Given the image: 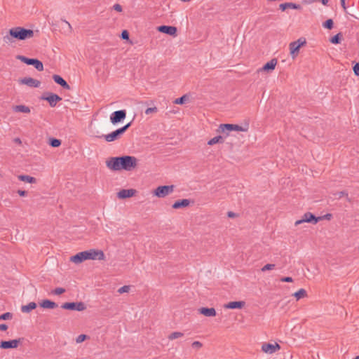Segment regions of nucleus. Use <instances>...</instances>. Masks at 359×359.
Returning a JSON list of instances; mask_svg holds the SVG:
<instances>
[{
    "label": "nucleus",
    "instance_id": "nucleus-1",
    "mask_svg": "<svg viewBox=\"0 0 359 359\" xmlns=\"http://www.w3.org/2000/svg\"><path fill=\"white\" fill-rule=\"evenodd\" d=\"M106 165L111 170L131 171L137 167V159L132 156L111 157L107 160Z\"/></svg>",
    "mask_w": 359,
    "mask_h": 359
},
{
    "label": "nucleus",
    "instance_id": "nucleus-2",
    "mask_svg": "<svg viewBox=\"0 0 359 359\" xmlns=\"http://www.w3.org/2000/svg\"><path fill=\"white\" fill-rule=\"evenodd\" d=\"M9 36L4 37L5 41H7V40L11 41V38L22 41L33 37L34 31L22 27H16L9 30Z\"/></svg>",
    "mask_w": 359,
    "mask_h": 359
},
{
    "label": "nucleus",
    "instance_id": "nucleus-3",
    "mask_svg": "<svg viewBox=\"0 0 359 359\" xmlns=\"http://www.w3.org/2000/svg\"><path fill=\"white\" fill-rule=\"evenodd\" d=\"M131 123H128L124 126L116 129V130L109 133L107 135H102L101 136H97L99 138L103 137L107 142H111L115 140H117L121 138V137L124 134V133L128 129L130 126Z\"/></svg>",
    "mask_w": 359,
    "mask_h": 359
},
{
    "label": "nucleus",
    "instance_id": "nucleus-4",
    "mask_svg": "<svg viewBox=\"0 0 359 359\" xmlns=\"http://www.w3.org/2000/svg\"><path fill=\"white\" fill-rule=\"evenodd\" d=\"M17 59L25 63L27 65H33L38 71L41 72L43 70V63L36 58H29L23 55H18Z\"/></svg>",
    "mask_w": 359,
    "mask_h": 359
},
{
    "label": "nucleus",
    "instance_id": "nucleus-5",
    "mask_svg": "<svg viewBox=\"0 0 359 359\" xmlns=\"http://www.w3.org/2000/svg\"><path fill=\"white\" fill-rule=\"evenodd\" d=\"M83 253L85 254L86 260H88V259L104 260L105 258L103 251L100 250L90 249L89 250L83 251Z\"/></svg>",
    "mask_w": 359,
    "mask_h": 359
},
{
    "label": "nucleus",
    "instance_id": "nucleus-6",
    "mask_svg": "<svg viewBox=\"0 0 359 359\" xmlns=\"http://www.w3.org/2000/svg\"><path fill=\"white\" fill-rule=\"evenodd\" d=\"M174 185H163L158 187L154 191V194L158 198H164L174 191Z\"/></svg>",
    "mask_w": 359,
    "mask_h": 359
},
{
    "label": "nucleus",
    "instance_id": "nucleus-7",
    "mask_svg": "<svg viewBox=\"0 0 359 359\" xmlns=\"http://www.w3.org/2000/svg\"><path fill=\"white\" fill-rule=\"evenodd\" d=\"M61 308L67 310L82 311L86 309L85 304L79 302H65L62 304Z\"/></svg>",
    "mask_w": 359,
    "mask_h": 359
},
{
    "label": "nucleus",
    "instance_id": "nucleus-8",
    "mask_svg": "<svg viewBox=\"0 0 359 359\" xmlns=\"http://www.w3.org/2000/svg\"><path fill=\"white\" fill-rule=\"evenodd\" d=\"M126 117V111L125 109L118 110L114 111L110 116V121L112 124L116 125L122 121H123Z\"/></svg>",
    "mask_w": 359,
    "mask_h": 359
},
{
    "label": "nucleus",
    "instance_id": "nucleus-9",
    "mask_svg": "<svg viewBox=\"0 0 359 359\" xmlns=\"http://www.w3.org/2000/svg\"><path fill=\"white\" fill-rule=\"evenodd\" d=\"M320 219V217H316L313 213L307 212L303 215L301 219L295 222L294 225L297 226L304 222H311L315 224L319 221Z\"/></svg>",
    "mask_w": 359,
    "mask_h": 359
},
{
    "label": "nucleus",
    "instance_id": "nucleus-10",
    "mask_svg": "<svg viewBox=\"0 0 359 359\" xmlns=\"http://www.w3.org/2000/svg\"><path fill=\"white\" fill-rule=\"evenodd\" d=\"M280 346L277 342L264 343L262 345V351L268 354H272L280 350Z\"/></svg>",
    "mask_w": 359,
    "mask_h": 359
},
{
    "label": "nucleus",
    "instance_id": "nucleus-11",
    "mask_svg": "<svg viewBox=\"0 0 359 359\" xmlns=\"http://www.w3.org/2000/svg\"><path fill=\"white\" fill-rule=\"evenodd\" d=\"M41 99L48 101L51 107H55L57 102L62 100L61 97L53 93H47V96H42Z\"/></svg>",
    "mask_w": 359,
    "mask_h": 359
},
{
    "label": "nucleus",
    "instance_id": "nucleus-12",
    "mask_svg": "<svg viewBox=\"0 0 359 359\" xmlns=\"http://www.w3.org/2000/svg\"><path fill=\"white\" fill-rule=\"evenodd\" d=\"M159 32L175 36L177 35V29L174 26L161 25L157 27Z\"/></svg>",
    "mask_w": 359,
    "mask_h": 359
},
{
    "label": "nucleus",
    "instance_id": "nucleus-13",
    "mask_svg": "<svg viewBox=\"0 0 359 359\" xmlns=\"http://www.w3.org/2000/svg\"><path fill=\"white\" fill-rule=\"evenodd\" d=\"M20 84L27 85L32 88H39L41 85V82L39 80L34 79L31 77H24L19 80Z\"/></svg>",
    "mask_w": 359,
    "mask_h": 359
},
{
    "label": "nucleus",
    "instance_id": "nucleus-14",
    "mask_svg": "<svg viewBox=\"0 0 359 359\" xmlns=\"http://www.w3.org/2000/svg\"><path fill=\"white\" fill-rule=\"evenodd\" d=\"M278 60L276 58L271 59L269 62H266L262 68H259L257 69V72L259 73L260 72H272L276 65H277Z\"/></svg>",
    "mask_w": 359,
    "mask_h": 359
},
{
    "label": "nucleus",
    "instance_id": "nucleus-15",
    "mask_svg": "<svg viewBox=\"0 0 359 359\" xmlns=\"http://www.w3.org/2000/svg\"><path fill=\"white\" fill-rule=\"evenodd\" d=\"M20 343V339H13L10 341H1L0 348L2 349H9L17 348Z\"/></svg>",
    "mask_w": 359,
    "mask_h": 359
},
{
    "label": "nucleus",
    "instance_id": "nucleus-16",
    "mask_svg": "<svg viewBox=\"0 0 359 359\" xmlns=\"http://www.w3.org/2000/svg\"><path fill=\"white\" fill-rule=\"evenodd\" d=\"M137 191L133 189H121L119 191L117 194V196L118 198L124 199L126 198H130L136 194Z\"/></svg>",
    "mask_w": 359,
    "mask_h": 359
},
{
    "label": "nucleus",
    "instance_id": "nucleus-17",
    "mask_svg": "<svg viewBox=\"0 0 359 359\" xmlns=\"http://www.w3.org/2000/svg\"><path fill=\"white\" fill-rule=\"evenodd\" d=\"M191 203L189 199H182L176 201L172 205L174 209H180L188 207Z\"/></svg>",
    "mask_w": 359,
    "mask_h": 359
},
{
    "label": "nucleus",
    "instance_id": "nucleus-18",
    "mask_svg": "<svg viewBox=\"0 0 359 359\" xmlns=\"http://www.w3.org/2000/svg\"><path fill=\"white\" fill-rule=\"evenodd\" d=\"M53 79L54 80V81L60 85L63 88L65 89H67V90H69L70 89V86L67 83V82L62 78L61 77L60 75H57V74H54L53 76Z\"/></svg>",
    "mask_w": 359,
    "mask_h": 359
},
{
    "label": "nucleus",
    "instance_id": "nucleus-19",
    "mask_svg": "<svg viewBox=\"0 0 359 359\" xmlns=\"http://www.w3.org/2000/svg\"><path fill=\"white\" fill-rule=\"evenodd\" d=\"M201 314L207 317H213L216 316V311L214 308L202 307L198 309Z\"/></svg>",
    "mask_w": 359,
    "mask_h": 359
},
{
    "label": "nucleus",
    "instance_id": "nucleus-20",
    "mask_svg": "<svg viewBox=\"0 0 359 359\" xmlns=\"http://www.w3.org/2000/svg\"><path fill=\"white\" fill-rule=\"evenodd\" d=\"M279 8L282 11H285L287 8L300 10V9H302V6L299 4H297L292 3V2H288V3H283V4H280Z\"/></svg>",
    "mask_w": 359,
    "mask_h": 359
},
{
    "label": "nucleus",
    "instance_id": "nucleus-21",
    "mask_svg": "<svg viewBox=\"0 0 359 359\" xmlns=\"http://www.w3.org/2000/svg\"><path fill=\"white\" fill-rule=\"evenodd\" d=\"M39 306L43 309H55L58 306V305L55 302L49 299L43 300L41 302L39 303Z\"/></svg>",
    "mask_w": 359,
    "mask_h": 359
},
{
    "label": "nucleus",
    "instance_id": "nucleus-22",
    "mask_svg": "<svg viewBox=\"0 0 359 359\" xmlns=\"http://www.w3.org/2000/svg\"><path fill=\"white\" fill-rule=\"evenodd\" d=\"M245 305L243 301L231 302L225 305V308L230 309H242Z\"/></svg>",
    "mask_w": 359,
    "mask_h": 359
},
{
    "label": "nucleus",
    "instance_id": "nucleus-23",
    "mask_svg": "<svg viewBox=\"0 0 359 359\" xmlns=\"http://www.w3.org/2000/svg\"><path fill=\"white\" fill-rule=\"evenodd\" d=\"M70 260L76 264H79L86 260L85 254L83 252H79L70 257Z\"/></svg>",
    "mask_w": 359,
    "mask_h": 359
},
{
    "label": "nucleus",
    "instance_id": "nucleus-24",
    "mask_svg": "<svg viewBox=\"0 0 359 359\" xmlns=\"http://www.w3.org/2000/svg\"><path fill=\"white\" fill-rule=\"evenodd\" d=\"M13 111L15 112H22L25 114H29L31 111L29 107L23 104L13 106Z\"/></svg>",
    "mask_w": 359,
    "mask_h": 359
},
{
    "label": "nucleus",
    "instance_id": "nucleus-25",
    "mask_svg": "<svg viewBox=\"0 0 359 359\" xmlns=\"http://www.w3.org/2000/svg\"><path fill=\"white\" fill-rule=\"evenodd\" d=\"M217 131L219 133H226V134L228 135V132L233 131V124H230V123L220 124Z\"/></svg>",
    "mask_w": 359,
    "mask_h": 359
},
{
    "label": "nucleus",
    "instance_id": "nucleus-26",
    "mask_svg": "<svg viewBox=\"0 0 359 359\" xmlns=\"http://www.w3.org/2000/svg\"><path fill=\"white\" fill-rule=\"evenodd\" d=\"M36 306L37 304L35 302H32L27 305L22 306L21 311L22 313H29L32 310L35 309Z\"/></svg>",
    "mask_w": 359,
    "mask_h": 359
},
{
    "label": "nucleus",
    "instance_id": "nucleus-27",
    "mask_svg": "<svg viewBox=\"0 0 359 359\" xmlns=\"http://www.w3.org/2000/svg\"><path fill=\"white\" fill-rule=\"evenodd\" d=\"M299 49V44H297L294 41L290 43V54L293 58L298 54Z\"/></svg>",
    "mask_w": 359,
    "mask_h": 359
},
{
    "label": "nucleus",
    "instance_id": "nucleus-28",
    "mask_svg": "<svg viewBox=\"0 0 359 359\" xmlns=\"http://www.w3.org/2000/svg\"><path fill=\"white\" fill-rule=\"evenodd\" d=\"M18 178L19 180L28 182V183H36V179L34 177L26 175H18Z\"/></svg>",
    "mask_w": 359,
    "mask_h": 359
},
{
    "label": "nucleus",
    "instance_id": "nucleus-29",
    "mask_svg": "<svg viewBox=\"0 0 359 359\" xmlns=\"http://www.w3.org/2000/svg\"><path fill=\"white\" fill-rule=\"evenodd\" d=\"M224 142V137L221 135H218V136H216V137L210 139L208 142V144L212 146V145L217 144V143H223Z\"/></svg>",
    "mask_w": 359,
    "mask_h": 359
},
{
    "label": "nucleus",
    "instance_id": "nucleus-30",
    "mask_svg": "<svg viewBox=\"0 0 359 359\" xmlns=\"http://www.w3.org/2000/svg\"><path fill=\"white\" fill-rule=\"evenodd\" d=\"M293 296L296 298L297 300H299L301 298L306 297L307 296V292L306 290L302 288L297 291L296 292H294L293 294Z\"/></svg>",
    "mask_w": 359,
    "mask_h": 359
},
{
    "label": "nucleus",
    "instance_id": "nucleus-31",
    "mask_svg": "<svg viewBox=\"0 0 359 359\" xmlns=\"http://www.w3.org/2000/svg\"><path fill=\"white\" fill-rule=\"evenodd\" d=\"M342 37V34L339 32L331 37L330 41L333 44H339L341 43Z\"/></svg>",
    "mask_w": 359,
    "mask_h": 359
},
{
    "label": "nucleus",
    "instance_id": "nucleus-32",
    "mask_svg": "<svg viewBox=\"0 0 359 359\" xmlns=\"http://www.w3.org/2000/svg\"><path fill=\"white\" fill-rule=\"evenodd\" d=\"M49 145L52 147H58L61 145V140L59 139H56L54 137H51L49 139Z\"/></svg>",
    "mask_w": 359,
    "mask_h": 359
},
{
    "label": "nucleus",
    "instance_id": "nucleus-33",
    "mask_svg": "<svg viewBox=\"0 0 359 359\" xmlns=\"http://www.w3.org/2000/svg\"><path fill=\"white\" fill-rule=\"evenodd\" d=\"M188 96L187 95H184L182 97L177 98L174 100V103L176 104H183L187 100Z\"/></svg>",
    "mask_w": 359,
    "mask_h": 359
},
{
    "label": "nucleus",
    "instance_id": "nucleus-34",
    "mask_svg": "<svg viewBox=\"0 0 359 359\" xmlns=\"http://www.w3.org/2000/svg\"><path fill=\"white\" fill-rule=\"evenodd\" d=\"M323 26L327 29H332L334 26L333 20L332 19L327 20L323 22Z\"/></svg>",
    "mask_w": 359,
    "mask_h": 359
},
{
    "label": "nucleus",
    "instance_id": "nucleus-35",
    "mask_svg": "<svg viewBox=\"0 0 359 359\" xmlns=\"http://www.w3.org/2000/svg\"><path fill=\"white\" fill-rule=\"evenodd\" d=\"M65 291L66 290L65 288L56 287L55 289H54L53 290L51 291V294H55V295H60V294H63L64 292H65Z\"/></svg>",
    "mask_w": 359,
    "mask_h": 359
},
{
    "label": "nucleus",
    "instance_id": "nucleus-36",
    "mask_svg": "<svg viewBox=\"0 0 359 359\" xmlns=\"http://www.w3.org/2000/svg\"><path fill=\"white\" fill-rule=\"evenodd\" d=\"M12 317H13L12 313L6 312V313H4L0 315V320H9V319H11Z\"/></svg>",
    "mask_w": 359,
    "mask_h": 359
},
{
    "label": "nucleus",
    "instance_id": "nucleus-37",
    "mask_svg": "<svg viewBox=\"0 0 359 359\" xmlns=\"http://www.w3.org/2000/svg\"><path fill=\"white\" fill-rule=\"evenodd\" d=\"M275 266L276 265L273 264H267L261 269V271L264 272L266 271L272 270L275 269Z\"/></svg>",
    "mask_w": 359,
    "mask_h": 359
},
{
    "label": "nucleus",
    "instance_id": "nucleus-38",
    "mask_svg": "<svg viewBox=\"0 0 359 359\" xmlns=\"http://www.w3.org/2000/svg\"><path fill=\"white\" fill-rule=\"evenodd\" d=\"M335 196H337L339 198L346 196L348 201H351V199L348 196V193L345 191H339L334 194Z\"/></svg>",
    "mask_w": 359,
    "mask_h": 359
},
{
    "label": "nucleus",
    "instance_id": "nucleus-39",
    "mask_svg": "<svg viewBox=\"0 0 359 359\" xmlns=\"http://www.w3.org/2000/svg\"><path fill=\"white\" fill-rule=\"evenodd\" d=\"M233 130H236V131H247L248 130V128H243L241 126H238V125H236V124H233Z\"/></svg>",
    "mask_w": 359,
    "mask_h": 359
},
{
    "label": "nucleus",
    "instance_id": "nucleus-40",
    "mask_svg": "<svg viewBox=\"0 0 359 359\" xmlns=\"http://www.w3.org/2000/svg\"><path fill=\"white\" fill-rule=\"evenodd\" d=\"M129 290H130V286L129 285H124V286L120 287L118 290V292L119 294H122V293H124V292H128Z\"/></svg>",
    "mask_w": 359,
    "mask_h": 359
},
{
    "label": "nucleus",
    "instance_id": "nucleus-41",
    "mask_svg": "<svg viewBox=\"0 0 359 359\" xmlns=\"http://www.w3.org/2000/svg\"><path fill=\"white\" fill-rule=\"evenodd\" d=\"M157 111H158V109H157L156 107H149V108H147L145 110V114H152V113H156Z\"/></svg>",
    "mask_w": 359,
    "mask_h": 359
},
{
    "label": "nucleus",
    "instance_id": "nucleus-42",
    "mask_svg": "<svg viewBox=\"0 0 359 359\" xmlns=\"http://www.w3.org/2000/svg\"><path fill=\"white\" fill-rule=\"evenodd\" d=\"M297 44H299V47L301 48L306 44V41L304 38H299L298 40L294 41Z\"/></svg>",
    "mask_w": 359,
    "mask_h": 359
},
{
    "label": "nucleus",
    "instance_id": "nucleus-43",
    "mask_svg": "<svg viewBox=\"0 0 359 359\" xmlns=\"http://www.w3.org/2000/svg\"><path fill=\"white\" fill-rule=\"evenodd\" d=\"M129 32L127 30H123L121 34V37L123 39L128 40L129 39Z\"/></svg>",
    "mask_w": 359,
    "mask_h": 359
},
{
    "label": "nucleus",
    "instance_id": "nucleus-44",
    "mask_svg": "<svg viewBox=\"0 0 359 359\" xmlns=\"http://www.w3.org/2000/svg\"><path fill=\"white\" fill-rule=\"evenodd\" d=\"M353 70L355 76H359V62H356L354 65Z\"/></svg>",
    "mask_w": 359,
    "mask_h": 359
},
{
    "label": "nucleus",
    "instance_id": "nucleus-45",
    "mask_svg": "<svg viewBox=\"0 0 359 359\" xmlns=\"http://www.w3.org/2000/svg\"><path fill=\"white\" fill-rule=\"evenodd\" d=\"M281 282H285V283H291L293 281L292 278L291 277H283L280 279Z\"/></svg>",
    "mask_w": 359,
    "mask_h": 359
},
{
    "label": "nucleus",
    "instance_id": "nucleus-46",
    "mask_svg": "<svg viewBox=\"0 0 359 359\" xmlns=\"http://www.w3.org/2000/svg\"><path fill=\"white\" fill-rule=\"evenodd\" d=\"M114 9L118 12H121L122 11V6L118 4H116L114 5L113 6Z\"/></svg>",
    "mask_w": 359,
    "mask_h": 359
},
{
    "label": "nucleus",
    "instance_id": "nucleus-47",
    "mask_svg": "<svg viewBox=\"0 0 359 359\" xmlns=\"http://www.w3.org/2000/svg\"><path fill=\"white\" fill-rule=\"evenodd\" d=\"M202 346L201 343L199 342V341H194L193 344H192V347L193 348H200L201 346Z\"/></svg>",
    "mask_w": 359,
    "mask_h": 359
},
{
    "label": "nucleus",
    "instance_id": "nucleus-48",
    "mask_svg": "<svg viewBox=\"0 0 359 359\" xmlns=\"http://www.w3.org/2000/svg\"><path fill=\"white\" fill-rule=\"evenodd\" d=\"M182 334L178 332H174L171 333L168 337H182Z\"/></svg>",
    "mask_w": 359,
    "mask_h": 359
},
{
    "label": "nucleus",
    "instance_id": "nucleus-49",
    "mask_svg": "<svg viewBox=\"0 0 359 359\" xmlns=\"http://www.w3.org/2000/svg\"><path fill=\"white\" fill-rule=\"evenodd\" d=\"M346 0H340V4L341 7L344 8V11L346 12L347 7L346 6Z\"/></svg>",
    "mask_w": 359,
    "mask_h": 359
},
{
    "label": "nucleus",
    "instance_id": "nucleus-50",
    "mask_svg": "<svg viewBox=\"0 0 359 359\" xmlns=\"http://www.w3.org/2000/svg\"><path fill=\"white\" fill-rule=\"evenodd\" d=\"M18 194L20 196H27V192L26 191H24V190H18Z\"/></svg>",
    "mask_w": 359,
    "mask_h": 359
},
{
    "label": "nucleus",
    "instance_id": "nucleus-51",
    "mask_svg": "<svg viewBox=\"0 0 359 359\" xmlns=\"http://www.w3.org/2000/svg\"><path fill=\"white\" fill-rule=\"evenodd\" d=\"M227 216L229 217L233 218V217H235L236 216V214L234 213L233 212L229 211V212H227Z\"/></svg>",
    "mask_w": 359,
    "mask_h": 359
},
{
    "label": "nucleus",
    "instance_id": "nucleus-52",
    "mask_svg": "<svg viewBox=\"0 0 359 359\" xmlns=\"http://www.w3.org/2000/svg\"><path fill=\"white\" fill-rule=\"evenodd\" d=\"M87 338H76V344H80L84 341Z\"/></svg>",
    "mask_w": 359,
    "mask_h": 359
},
{
    "label": "nucleus",
    "instance_id": "nucleus-53",
    "mask_svg": "<svg viewBox=\"0 0 359 359\" xmlns=\"http://www.w3.org/2000/svg\"><path fill=\"white\" fill-rule=\"evenodd\" d=\"M8 329V326L6 324H0V330H6Z\"/></svg>",
    "mask_w": 359,
    "mask_h": 359
},
{
    "label": "nucleus",
    "instance_id": "nucleus-54",
    "mask_svg": "<svg viewBox=\"0 0 359 359\" xmlns=\"http://www.w3.org/2000/svg\"><path fill=\"white\" fill-rule=\"evenodd\" d=\"M14 142L18 144H22V141L19 138V137H15L14 140H13Z\"/></svg>",
    "mask_w": 359,
    "mask_h": 359
},
{
    "label": "nucleus",
    "instance_id": "nucleus-55",
    "mask_svg": "<svg viewBox=\"0 0 359 359\" xmlns=\"http://www.w3.org/2000/svg\"><path fill=\"white\" fill-rule=\"evenodd\" d=\"M78 337H88V336L85 334H81L79 335Z\"/></svg>",
    "mask_w": 359,
    "mask_h": 359
},
{
    "label": "nucleus",
    "instance_id": "nucleus-56",
    "mask_svg": "<svg viewBox=\"0 0 359 359\" xmlns=\"http://www.w3.org/2000/svg\"><path fill=\"white\" fill-rule=\"evenodd\" d=\"M351 16H352V17H353V18H355V19L359 20V15H358V16H355V15H351Z\"/></svg>",
    "mask_w": 359,
    "mask_h": 359
},
{
    "label": "nucleus",
    "instance_id": "nucleus-57",
    "mask_svg": "<svg viewBox=\"0 0 359 359\" xmlns=\"http://www.w3.org/2000/svg\"><path fill=\"white\" fill-rule=\"evenodd\" d=\"M325 216H326L327 218H330L332 216V215L331 214H327Z\"/></svg>",
    "mask_w": 359,
    "mask_h": 359
},
{
    "label": "nucleus",
    "instance_id": "nucleus-58",
    "mask_svg": "<svg viewBox=\"0 0 359 359\" xmlns=\"http://www.w3.org/2000/svg\"><path fill=\"white\" fill-rule=\"evenodd\" d=\"M182 1H184V2H189L191 0H181Z\"/></svg>",
    "mask_w": 359,
    "mask_h": 359
},
{
    "label": "nucleus",
    "instance_id": "nucleus-59",
    "mask_svg": "<svg viewBox=\"0 0 359 359\" xmlns=\"http://www.w3.org/2000/svg\"><path fill=\"white\" fill-rule=\"evenodd\" d=\"M65 22H66V23L68 25V26L71 28V25H70V24H69L68 22H67V21H65Z\"/></svg>",
    "mask_w": 359,
    "mask_h": 359
},
{
    "label": "nucleus",
    "instance_id": "nucleus-60",
    "mask_svg": "<svg viewBox=\"0 0 359 359\" xmlns=\"http://www.w3.org/2000/svg\"><path fill=\"white\" fill-rule=\"evenodd\" d=\"M353 359H359V355L358 356H356L355 358H354Z\"/></svg>",
    "mask_w": 359,
    "mask_h": 359
}]
</instances>
